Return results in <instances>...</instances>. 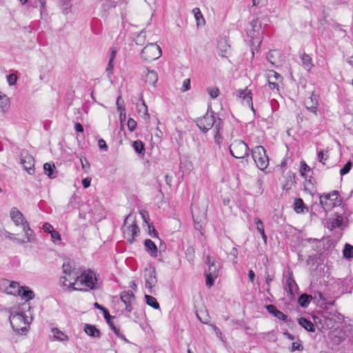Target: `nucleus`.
I'll return each instance as SVG.
<instances>
[{
	"label": "nucleus",
	"instance_id": "nucleus-1",
	"mask_svg": "<svg viewBox=\"0 0 353 353\" xmlns=\"http://www.w3.org/2000/svg\"><path fill=\"white\" fill-rule=\"evenodd\" d=\"M63 274L59 279V285L65 291H82L83 290L78 285L79 279V272L70 262H65L62 265Z\"/></svg>",
	"mask_w": 353,
	"mask_h": 353
},
{
	"label": "nucleus",
	"instance_id": "nucleus-2",
	"mask_svg": "<svg viewBox=\"0 0 353 353\" xmlns=\"http://www.w3.org/2000/svg\"><path fill=\"white\" fill-rule=\"evenodd\" d=\"M219 116L212 110H208L205 115L197 118L195 120L196 126L203 133H206L213 126L216 128V124L218 123Z\"/></svg>",
	"mask_w": 353,
	"mask_h": 353
},
{
	"label": "nucleus",
	"instance_id": "nucleus-3",
	"mask_svg": "<svg viewBox=\"0 0 353 353\" xmlns=\"http://www.w3.org/2000/svg\"><path fill=\"white\" fill-rule=\"evenodd\" d=\"M252 158L259 169L265 170L269 165V158L265 149L262 145H257L251 151Z\"/></svg>",
	"mask_w": 353,
	"mask_h": 353
},
{
	"label": "nucleus",
	"instance_id": "nucleus-4",
	"mask_svg": "<svg viewBox=\"0 0 353 353\" xmlns=\"http://www.w3.org/2000/svg\"><path fill=\"white\" fill-rule=\"evenodd\" d=\"M162 54L161 48L156 43H150L142 50L141 59L147 62H150L159 59Z\"/></svg>",
	"mask_w": 353,
	"mask_h": 353
},
{
	"label": "nucleus",
	"instance_id": "nucleus-5",
	"mask_svg": "<svg viewBox=\"0 0 353 353\" xmlns=\"http://www.w3.org/2000/svg\"><path fill=\"white\" fill-rule=\"evenodd\" d=\"M339 193L337 190L320 196V204L325 211L331 210L340 204L341 201L339 199Z\"/></svg>",
	"mask_w": 353,
	"mask_h": 353
},
{
	"label": "nucleus",
	"instance_id": "nucleus-6",
	"mask_svg": "<svg viewBox=\"0 0 353 353\" xmlns=\"http://www.w3.org/2000/svg\"><path fill=\"white\" fill-rule=\"evenodd\" d=\"M229 149L231 155L236 159H243L248 156L249 148L242 140H234Z\"/></svg>",
	"mask_w": 353,
	"mask_h": 353
},
{
	"label": "nucleus",
	"instance_id": "nucleus-7",
	"mask_svg": "<svg viewBox=\"0 0 353 353\" xmlns=\"http://www.w3.org/2000/svg\"><path fill=\"white\" fill-rule=\"evenodd\" d=\"M81 285H84L91 290L96 288L97 278L94 272L91 270L83 271L79 274V279Z\"/></svg>",
	"mask_w": 353,
	"mask_h": 353
},
{
	"label": "nucleus",
	"instance_id": "nucleus-8",
	"mask_svg": "<svg viewBox=\"0 0 353 353\" xmlns=\"http://www.w3.org/2000/svg\"><path fill=\"white\" fill-rule=\"evenodd\" d=\"M23 319L25 318L24 313L22 312L12 314L10 316V322L13 330L20 334H26L28 332V327H18V324L23 323Z\"/></svg>",
	"mask_w": 353,
	"mask_h": 353
},
{
	"label": "nucleus",
	"instance_id": "nucleus-9",
	"mask_svg": "<svg viewBox=\"0 0 353 353\" xmlns=\"http://www.w3.org/2000/svg\"><path fill=\"white\" fill-rule=\"evenodd\" d=\"M4 288V291L8 294L17 296L20 293V290H23V286H20L17 281H10L8 279H2L0 281V289Z\"/></svg>",
	"mask_w": 353,
	"mask_h": 353
},
{
	"label": "nucleus",
	"instance_id": "nucleus-10",
	"mask_svg": "<svg viewBox=\"0 0 353 353\" xmlns=\"http://www.w3.org/2000/svg\"><path fill=\"white\" fill-rule=\"evenodd\" d=\"M284 290L290 299H294L295 298V293L299 290V287L294 279L292 272H288V276L286 279Z\"/></svg>",
	"mask_w": 353,
	"mask_h": 353
},
{
	"label": "nucleus",
	"instance_id": "nucleus-11",
	"mask_svg": "<svg viewBox=\"0 0 353 353\" xmlns=\"http://www.w3.org/2000/svg\"><path fill=\"white\" fill-rule=\"evenodd\" d=\"M145 274V286L148 289L150 294H154L155 291L154 288L157 283V279L156 276V272L154 269L146 270Z\"/></svg>",
	"mask_w": 353,
	"mask_h": 353
},
{
	"label": "nucleus",
	"instance_id": "nucleus-12",
	"mask_svg": "<svg viewBox=\"0 0 353 353\" xmlns=\"http://www.w3.org/2000/svg\"><path fill=\"white\" fill-rule=\"evenodd\" d=\"M121 300L125 305V310L130 312L133 310L132 301L135 300V296L131 290L123 291L120 294Z\"/></svg>",
	"mask_w": 353,
	"mask_h": 353
},
{
	"label": "nucleus",
	"instance_id": "nucleus-13",
	"mask_svg": "<svg viewBox=\"0 0 353 353\" xmlns=\"http://www.w3.org/2000/svg\"><path fill=\"white\" fill-rule=\"evenodd\" d=\"M21 164L23 165V169L28 172V174H32L34 172V159L29 154L22 156L21 158Z\"/></svg>",
	"mask_w": 353,
	"mask_h": 353
},
{
	"label": "nucleus",
	"instance_id": "nucleus-14",
	"mask_svg": "<svg viewBox=\"0 0 353 353\" xmlns=\"http://www.w3.org/2000/svg\"><path fill=\"white\" fill-rule=\"evenodd\" d=\"M250 30H248V34L252 39L257 37L260 34H263V31L261 30V23L259 21V19H253L250 23Z\"/></svg>",
	"mask_w": 353,
	"mask_h": 353
},
{
	"label": "nucleus",
	"instance_id": "nucleus-15",
	"mask_svg": "<svg viewBox=\"0 0 353 353\" xmlns=\"http://www.w3.org/2000/svg\"><path fill=\"white\" fill-rule=\"evenodd\" d=\"M206 263L208 265V270L205 273L212 274L214 276H218L220 263L210 255L207 256Z\"/></svg>",
	"mask_w": 353,
	"mask_h": 353
},
{
	"label": "nucleus",
	"instance_id": "nucleus-16",
	"mask_svg": "<svg viewBox=\"0 0 353 353\" xmlns=\"http://www.w3.org/2000/svg\"><path fill=\"white\" fill-rule=\"evenodd\" d=\"M305 105L307 110L317 115L319 105L318 96L312 92L311 96L305 101Z\"/></svg>",
	"mask_w": 353,
	"mask_h": 353
},
{
	"label": "nucleus",
	"instance_id": "nucleus-17",
	"mask_svg": "<svg viewBox=\"0 0 353 353\" xmlns=\"http://www.w3.org/2000/svg\"><path fill=\"white\" fill-rule=\"evenodd\" d=\"M236 94L240 99H242L248 106L251 108L253 112H254L251 90L247 88L244 90H238L236 91Z\"/></svg>",
	"mask_w": 353,
	"mask_h": 353
},
{
	"label": "nucleus",
	"instance_id": "nucleus-18",
	"mask_svg": "<svg viewBox=\"0 0 353 353\" xmlns=\"http://www.w3.org/2000/svg\"><path fill=\"white\" fill-rule=\"evenodd\" d=\"M217 48L219 56L225 58L228 57V54L230 53V46L225 38H221L219 39Z\"/></svg>",
	"mask_w": 353,
	"mask_h": 353
},
{
	"label": "nucleus",
	"instance_id": "nucleus-19",
	"mask_svg": "<svg viewBox=\"0 0 353 353\" xmlns=\"http://www.w3.org/2000/svg\"><path fill=\"white\" fill-rule=\"evenodd\" d=\"M265 307L270 314L278 319L282 320L285 323L288 322V316L281 311L279 310L275 305L272 304L266 305Z\"/></svg>",
	"mask_w": 353,
	"mask_h": 353
},
{
	"label": "nucleus",
	"instance_id": "nucleus-20",
	"mask_svg": "<svg viewBox=\"0 0 353 353\" xmlns=\"http://www.w3.org/2000/svg\"><path fill=\"white\" fill-rule=\"evenodd\" d=\"M10 218L16 225H23L26 220L23 214L16 208H12L10 210Z\"/></svg>",
	"mask_w": 353,
	"mask_h": 353
},
{
	"label": "nucleus",
	"instance_id": "nucleus-21",
	"mask_svg": "<svg viewBox=\"0 0 353 353\" xmlns=\"http://www.w3.org/2000/svg\"><path fill=\"white\" fill-rule=\"evenodd\" d=\"M139 232V228L136 221H134L133 223L128 227L127 230L124 232L130 237L128 238V241L132 244L134 243L135 237L138 235Z\"/></svg>",
	"mask_w": 353,
	"mask_h": 353
},
{
	"label": "nucleus",
	"instance_id": "nucleus-22",
	"mask_svg": "<svg viewBox=\"0 0 353 353\" xmlns=\"http://www.w3.org/2000/svg\"><path fill=\"white\" fill-rule=\"evenodd\" d=\"M117 56V50L114 48H111L110 54L108 65L105 69V72L108 78H110L114 72V61Z\"/></svg>",
	"mask_w": 353,
	"mask_h": 353
},
{
	"label": "nucleus",
	"instance_id": "nucleus-23",
	"mask_svg": "<svg viewBox=\"0 0 353 353\" xmlns=\"http://www.w3.org/2000/svg\"><path fill=\"white\" fill-rule=\"evenodd\" d=\"M144 246L145 251L152 257L157 256L158 248L155 243L151 239H145L144 241Z\"/></svg>",
	"mask_w": 353,
	"mask_h": 353
},
{
	"label": "nucleus",
	"instance_id": "nucleus-24",
	"mask_svg": "<svg viewBox=\"0 0 353 353\" xmlns=\"http://www.w3.org/2000/svg\"><path fill=\"white\" fill-rule=\"evenodd\" d=\"M223 122L221 118H218V123L216 124V128H214V139L215 143L220 145L222 140L223 137L221 134V132L223 130Z\"/></svg>",
	"mask_w": 353,
	"mask_h": 353
},
{
	"label": "nucleus",
	"instance_id": "nucleus-25",
	"mask_svg": "<svg viewBox=\"0 0 353 353\" xmlns=\"http://www.w3.org/2000/svg\"><path fill=\"white\" fill-rule=\"evenodd\" d=\"M10 106V98L3 92L0 91V112L2 113L8 112Z\"/></svg>",
	"mask_w": 353,
	"mask_h": 353
},
{
	"label": "nucleus",
	"instance_id": "nucleus-26",
	"mask_svg": "<svg viewBox=\"0 0 353 353\" xmlns=\"http://www.w3.org/2000/svg\"><path fill=\"white\" fill-rule=\"evenodd\" d=\"M84 332L93 338H100L101 333L95 325L90 324H85Z\"/></svg>",
	"mask_w": 353,
	"mask_h": 353
},
{
	"label": "nucleus",
	"instance_id": "nucleus-27",
	"mask_svg": "<svg viewBox=\"0 0 353 353\" xmlns=\"http://www.w3.org/2000/svg\"><path fill=\"white\" fill-rule=\"evenodd\" d=\"M298 323L305 330L311 332H315V325L310 320L301 317L298 319Z\"/></svg>",
	"mask_w": 353,
	"mask_h": 353
},
{
	"label": "nucleus",
	"instance_id": "nucleus-28",
	"mask_svg": "<svg viewBox=\"0 0 353 353\" xmlns=\"http://www.w3.org/2000/svg\"><path fill=\"white\" fill-rule=\"evenodd\" d=\"M45 174L50 179H54L57 176V171L54 163H46L43 165Z\"/></svg>",
	"mask_w": 353,
	"mask_h": 353
},
{
	"label": "nucleus",
	"instance_id": "nucleus-29",
	"mask_svg": "<svg viewBox=\"0 0 353 353\" xmlns=\"http://www.w3.org/2000/svg\"><path fill=\"white\" fill-rule=\"evenodd\" d=\"M147 73L145 76V81L150 85L155 86L156 83L158 81L157 72L154 70H150L149 68H146Z\"/></svg>",
	"mask_w": 353,
	"mask_h": 353
},
{
	"label": "nucleus",
	"instance_id": "nucleus-30",
	"mask_svg": "<svg viewBox=\"0 0 353 353\" xmlns=\"http://www.w3.org/2000/svg\"><path fill=\"white\" fill-rule=\"evenodd\" d=\"M17 296H21L26 301H28L34 298V292L30 290L28 287H23V290H20V293Z\"/></svg>",
	"mask_w": 353,
	"mask_h": 353
},
{
	"label": "nucleus",
	"instance_id": "nucleus-31",
	"mask_svg": "<svg viewBox=\"0 0 353 353\" xmlns=\"http://www.w3.org/2000/svg\"><path fill=\"white\" fill-rule=\"evenodd\" d=\"M23 230L25 232L26 236L28 239V242H31L34 239V231L30 228V225L28 222L26 221V222H23Z\"/></svg>",
	"mask_w": 353,
	"mask_h": 353
},
{
	"label": "nucleus",
	"instance_id": "nucleus-32",
	"mask_svg": "<svg viewBox=\"0 0 353 353\" xmlns=\"http://www.w3.org/2000/svg\"><path fill=\"white\" fill-rule=\"evenodd\" d=\"M256 230L261 234L265 243H267L268 237L265 233L264 226L262 221L256 218L254 219Z\"/></svg>",
	"mask_w": 353,
	"mask_h": 353
},
{
	"label": "nucleus",
	"instance_id": "nucleus-33",
	"mask_svg": "<svg viewBox=\"0 0 353 353\" xmlns=\"http://www.w3.org/2000/svg\"><path fill=\"white\" fill-rule=\"evenodd\" d=\"M312 299V296L311 295L304 293L299 297L298 303L301 307L305 308L308 306Z\"/></svg>",
	"mask_w": 353,
	"mask_h": 353
},
{
	"label": "nucleus",
	"instance_id": "nucleus-34",
	"mask_svg": "<svg viewBox=\"0 0 353 353\" xmlns=\"http://www.w3.org/2000/svg\"><path fill=\"white\" fill-rule=\"evenodd\" d=\"M305 208V203L302 199L296 198L294 201V210L298 213L303 212V210Z\"/></svg>",
	"mask_w": 353,
	"mask_h": 353
},
{
	"label": "nucleus",
	"instance_id": "nucleus-35",
	"mask_svg": "<svg viewBox=\"0 0 353 353\" xmlns=\"http://www.w3.org/2000/svg\"><path fill=\"white\" fill-rule=\"evenodd\" d=\"M72 0H61L60 1V8L63 14H67L71 12Z\"/></svg>",
	"mask_w": 353,
	"mask_h": 353
},
{
	"label": "nucleus",
	"instance_id": "nucleus-36",
	"mask_svg": "<svg viewBox=\"0 0 353 353\" xmlns=\"http://www.w3.org/2000/svg\"><path fill=\"white\" fill-rule=\"evenodd\" d=\"M301 59L303 65L310 70L313 67L312 59L310 56L306 53H303L301 56Z\"/></svg>",
	"mask_w": 353,
	"mask_h": 353
},
{
	"label": "nucleus",
	"instance_id": "nucleus-37",
	"mask_svg": "<svg viewBox=\"0 0 353 353\" xmlns=\"http://www.w3.org/2000/svg\"><path fill=\"white\" fill-rule=\"evenodd\" d=\"M132 147L137 153H138L139 154L144 155L145 149V145L141 141H134L132 143Z\"/></svg>",
	"mask_w": 353,
	"mask_h": 353
},
{
	"label": "nucleus",
	"instance_id": "nucleus-38",
	"mask_svg": "<svg viewBox=\"0 0 353 353\" xmlns=\"http://www.w3.org/2000/svg\"><path fill=\"white\" fill-rule=\"evenodd\" d=\"M145 302H146L147 305L152 307V308H154L155 310L160 308V305H159L157 300L154 296L149 295V294H145Z\"/></svg>",
	"mask_w": 353,
	"mask_h": 353
},
{
	"label": "nucleus",
	"instance_id": "nucleus-39",
	"mask_svg": "<svg viewBox=\"0 0 353 353\" xmlns=\"http://www.w3.org/2000/svg\"><path fill=\"white\" fill-rule=\"evenodd\" d=\"M0 236L1 238H5V239H10L11 241H16V242H18L19 243H24V241L14 237L13 234L9 232L8 231H7L6 230H0Z\"/></svg>",
	"mask_w": 353,
	"mask_h": 353
},
{
	"label": "nucleus",
	"instance_id": "nucleus-40",
	"mask_svg": "<svg viewBox=\"0 0 353 353\" xmlns=\"http://www.w3.org/2000/svg\"><path fill=\"white\" fill-rule=\"evenodd\" d=\"M52 332L57 340L60 341H65L68 340V336L58 328H52Z\"/></svg>",
	"mask_w": 353,
	"mask_h": 353
},
{
	"label": "nucleus",
	"instance_id": "nucleus-41",
	"mask_svg": "<svg viewBox=\"0 0 353 353\" xmlns=\"http://www.w3.org/2000/svg\"><path fill=\"white\" fill-rule=\"evenodd\" d=\"M343 218L341 214H336V218L330 223V230L340 228L343 225Z\"/></svg>",
	"mask_w": 353,
	"mask_h": 353
},
{
	"label": "nucleus",
	"instance_id": "nucleus-42",
	"mask_svg": "<svg viewBox=\"0 0 353 353\" xmlns=\"http://www.w3.org/2000/svg\"><path fill=\"white\" fill-rule=\"evenodd\" d=\"M117 108L118 111L120 112V119L122 121V113L124 112V117H125V108L124 101L122 100L121 96H119L117 99Z\"/></svg>",
	"mask_w": 353,
	"mask_h": 353
},
{
	"label": "nucleus",
	"instance_id": "nucleus-43",
	"mask_svg": "<svg viewBox=\"0 0 353 353\" xmlns=\"http://www.w3.org/2000/svg\"><path fill=\"white\" fill-rule=\"evenodd\" d=\"M106 323L110 326V329L114 332H116L119 328H117L114 323L112 321V319L114 318V316H112L110 314V312H105V315L103 316Z\"/></svg>",
	"mask_w": 353,
	"mask_h": 353
},
{
	"label": "nucleus",
	"instance_id": "nucleus-44",
	"mask_svg": "<svg viewBox=\"0 0 353 353\" xmlns=\"http://www.w3.org/2000/svg\"><path fill=\"white\" fill-rule=\"evenodd\" d=\"M192 12L194 15L198 26H199L201 22L205 23V19L203 18V14L199 8H194Z\"/></svg>",
	"mask_w": 353,
	"mask_h": 353
},
{
	"label": "nucleus",
	"instance_id": "nucleus-45",
	"mask_svg": "<svg viewBox=\"0 0 353 353\" xmlns=\"http://www.w3.org/2000/svg\"><path fill=\"white\" fill-rule=\"evenodd\" d=\"M343 253L345 259H352L353 257V246L346 243Z\"/></svg>",
	"mask_w": 353,
	"mask_h": 353
},
{
	"label": "nucleus",
	"instance_id": "nucleus-46",
	"mask_svg": "<svg viewBox=\"0 0 353 353\" xmlns=\"http://www.w3.org/2000/svg\"><path fill=\"white\" fill-rule=\"evenodd\" d=\"M207 92L212 99H216L220 94V90L217 87H208Z\"/></svg>",
	"mask_w": 353,
	"mask_h": 353
},
{
	"label": "nucleus",
	"instance_id": "nucleus-47",
	"mask_svg": "<svg viewBox=\"0 0 353 353\" xmlns=\"http://www.w3.org/2000/svg\"><path fill=\"white\" fill-rule=\"evenodd\" d=\"M267 79H268L269 80H272V79H274L275 81L280 82L283 81L282 76L279 73L274 70H272L269 72V74L267 75Z\"/></svg>",
	"mask_w": 353,
	"mask_h": 353
},
{
	"label": "nucleus",
	"instance_id": "nucleus-48",
	"mask_svg": "<svg viewBox=\"0 0 353 353\" xmlns=\"http://www.w3.org/2000/svg\"><path fill=\"white\" fill-rule=\"evenodd\" d=\"M311 170L310 168L307 165V163L302 161L301 162V168H300V174L302 176L306 178V172H310Z\"/></svg>",
	"mask_w": 353,
	"mask_h": 353
},
{
	"label": "nucleus",
	"instance_id": "nucleus-49",
	"mask_svg": "<svg viewBox=\"0 0 353 353\" xmlns=\"http://www.w3.org/2000/svg\"><path fill=\"white\" fill-rule=\"evenodd\" d=\"M145 31H141L140 32L137 37H136V39H134V41L136 43V44L137 45H143L145 42Z\"/></svg>",
	"mask_w": 353,
	"mask_h": 353
},
{
	"label": "nucleus",
	"instance_id": "nucleus-50",
	"mask_svg": "<svg viewBox=\"0 0 353 353\" xmlns=\"http://www.w3.org/2000/svg\"><path fill=\"white\" fill-rule=\"evenodd\" d=\"M352 167V163L351 161H348L343 167L340 170V174L341 176H343L347 174Z\"/></svg>",
	"mask_w": 353,
	"mask_h": 353
},
{
	"label": "nucleus",
	"instance_id": "nucleus-51",
	"mask_svg": "<svg viewBox=\"0 0 353 353\" xmlns=\"http://www.w3.org/2000/svg\"><path fill=\"white\" fill-rule=\"evenodd\" d=\"M50 236H51V238L52 239V241L54 243H60L61 242V234H59V232H57V231L54 230L50 233Z\"/></svg>",
	"mask_w": 353,
	"mask_h": 353
},
{
	"label": "nucleus",
	"instance_id": "nucleus-52",
	"mask_svg": "<svg viewBox=\"0 0 353 353\" xmlns=\"http://www.w3.org/2000/svg\"><path fill=\"white\" fill-rule=\"evenodd\" d=\"M206 285L209 288L214 285V279L218 276H214L212 274L205 273Z\"/></svg>",
	"mask_w": 353,
	"mask_h": 353
},
{
	"label": "nucleus",
	"instance_id": "nucleus-53",
	"mask_svg": "<svg viewBox=\"0 0 353 353\" xmlns=\"http://www.w3.org/2000/svg\"><path fill=\"white\" fill-rule=\"evenodd\" d=\"M128 128L130 132H133L137 128V121L132 119L129 118L127 123Z\"/></svg>",
	"mask_w": 353,
	"mask_h": 353
},
{
	"label": "nucleus",
	"instance_id": "nucleus-54",
	"mask_svg": "<svg viewBox=\"0 0 353 353\" xmlns=\"http://www.w3.org/2000/svg\"><path fill=\"white\" fill-rule=\"evenodd\" d=\"M148 234L152 238H159L158 232L152 223H148Z\"/></svg>",
	"mask_w": 353,
	"mask_h": 353
},
{
	"label": "nucleus",
	"instance_id": "nucleus-55",
	"mask_svg": "<svg viewBox=\"0 0 353 353\" xmlns=\"http://www.w3.org/2000/svg\"><path fill=\"white\" fill-rule=\"evenodd\" d=\"M328 159V155L325 154L323 150H321L318 152V159L319 162L323 164H325V161Z\"/></svg>",
	"mask_w": 353,
	"mask_h": 353
},
{
	"label": "nucleus",
	"instance_id": "nucleus-56",
	"mask_svg": "<svg viewBox=\"0 0 353 353\" xmlns=\"http://www.w3.org/2000/svg\"><path fill=\"white\" fill-rule=\"evenodd\" d=\"M8 83L10 85H13L16 83L17 80V77L14 74H10L7 77Z\"/></svg>",
	"mask_w": 353,
	"mask_h": 353
},
{
	"label": "nucleus",
	"instance_id": "nucleus-57",
	"mask_svg": "<svg viewBox=\"0 0 353 353\" xmlns=\"http://www.w3.org/2000/svg\"><path fill=\"white\" fill-rule=\"evenodd\" d=\"M190 89V79H185L183 82V85L181 88L182 92L188 91Z\"/></svg>",
	"mask_w": 353,
	"mask_h": 353
},
{
	"label": "nucleus",
	"instance_id": "nucleus-58",
	"mask_svg": "<svg viewBox=\"0 0 353 353\" xmlns=\"http://www.w3.org/2000/svg\"><path fill=\"white\" fill-rule=\"evenodd\" d=\"M274 277L272 275L268 274L265 277V283L267 285L266 290L270 294V283L274 280Z\"/></svg>",
	"mask_w": 353,
	"mask_h": 353
},
{
	"label": "nucleus",
	"instance_id": "nucleus-59",
	"mask_svg": "<svg viewBox=\"0 0 353 353\" xmlns=\"http://www.w3.org/2000/svg\"><path fill=\"white\" fill-rule=\"evenodd\" d=\"M303 350V345L299 343H297V342H293L292 344V347H291V351L292 352H294V351H301Z\"/></svg>",
	"mask_w": 353,
	"mask_h": 353
},
{
	"label": "nucleus",
	"instance_id": "nucleus-60",
	"mask_svg": "<svg viewBox=\"0 0 353 353\" xmlns=\"http://www.w3.org/2000/svg\"><path fill=\"white\" fill-rule=\"evenodd\" d=\"M268 86L270 90H276L279 91V84L276 82L272 81V80H269L267 79Z\"/></svg>",
	"mask_w": 353,
	"mask_h": 353
},
{
	"label": "nucleus",
	"instance_id": "nucleus-61",
	"mask_svg": "<svg viewBox=\"0 0 353 353\" xmlns=\"http://www.w3.org/2000/svg\"><path fill=\"white\" fill-rule=\"evenodd\" d=\"M80 161L81 163L82 168L83 170H86L90 168V163L85 157H82L80 159Z\"/></svg>",
	"mask_w": 353,
	"mask_h": 353
},
{
	"label": "nucleus",
	"instance_id": "nucleus-62",
	"mask_svg": "<svg viewBox=\"0 0 353 353\" xmlns=\"http://www.w3.org/2000/svg\"><path fill=\"white\" fill-rule=\"evenodd\" d=\"M43 230L45 232L51 233L54 230L52 225L49 223H45L43 225Z\"/></svg>",
	"mask_w": 353,
	"mask_h": 353
},
{
	"label": "nucleus",
	"instance_id": "nucleus-63",
	"mask_svg": "<svg viewBox=\"0 0 353 353\" xmlns=\"http://www.w3.org/2000/svg\"><path fill=\"white\" fill-rule=\"evenodd\" d=\"M230 254L234 257L232 261L234 263H237V257H238V254H239V252H238V250L237 248H233L232 250H231L230 252Z\"/></svg>",
	"mask_w": 353,
	"mask_h": 353
},
{
	"label": "nucleus",
	"instance_id": "nucleus-64",
	"mask_svg": "<svg viewBox=\"0 0 353 353\" xmlns=\"http://www.w3.org/2000/svg\"><path fill=\"white\" fill-rule=\"evenodd\" d=\"M98 145L101 150H103L105 151H106L108 150V145H107L105 141L102 139L99 140Z\"/></svg>",
	"mask_w": 353,
	"mask_h": 353
}]
</instances>
